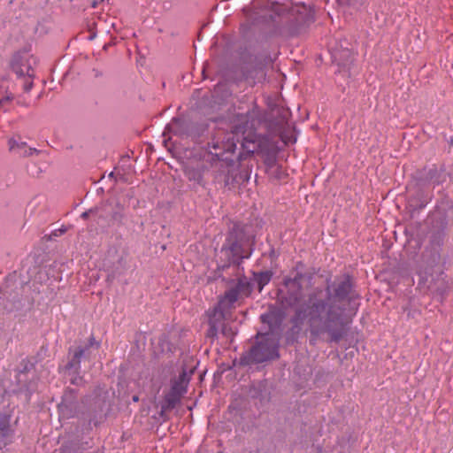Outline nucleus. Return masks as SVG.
<instances>
[{
  "label": "nucleus",
  "instance_id": "1",
  "mask_svg": "<svg viewBox=\"0 0 453 453\" xmlns=\"http://www.w3.org/2000/svg\"><path fill=\"white\" fill-rule=\"evenodd\" d=\"M344 309L324 300H317L309 307L311 334L318 336L324 331L330 334V341L338 342L346 334L348 322L343 317Z\"/></svg>",
  "mask_w": 453,
  "mask_h": 453
},
{
  "label": "nucleus",
  "instance_id": "2",
  "mask_svg": "<svg viewBox=\"0 0 453 453\" xmlns=\"http://www.w3.org/2000/svg\"><path fill=\"white\" fill-rule=\"evenodd\" d=\"M251 286L247 277H239L234 285L219 298L218 303L208 312L209 326L208 336L215 337L219 326L226 319V315L234 307L240 296H248Z\"/></svg>",
  "mask_w": 453,
  "mask_h": 453
},
{
  "label": "nucleus",
  "instance_id": "3",
  "mask_svg": "<svg viewBox=\"0 0 453 453\" xmlns=\"http://www.w3.org/2000/svg\"><path fill=\"white\" fill-rule=\"evenodd\" d=\"M36 58L28 51L16 53L12 61V68L20 80L25 92H29L35 77Z\"/></svg>",
  "mask_w": 453,
  "mask_h": 453
},
{
  "label": "nucleus",
  "instance_id": "4",
  "mask_svg": "<svg viewBox=\"0 0 453 453\" xmlns=\"http://www.w3.org/2000/svg\"><path fill=\"white\" fill-rule=\"evenodd\" d=\"M237 148V142L234 141V133L226 134L224 140L213 138L208 144L209 154L212 160L226 162L227 165L234 163L233 155Z\"/></svg>",
  "mask_w": 453,
  "mask_h": 453
},
{
  "label": "nucleus",
  "instance_id": "5",
  "mask_svg": "<svg viewBox=\"0 0 453 453\" xmlns=\"http://www.w3.org/2000/svg\"><path fill=\"white\" fill-rule=\"evenodd\" d=\"M248 357L250 362L256 364L279 357L277 342L269 334L262 335L257 343L250 350Z\"/></svg>",
  "mask_w": 453,
  "mask_h": 453
},
{
  "label": "nucleus",
  "instance_id": "6",
  "mask_svg": "<svg viewBox=\"0 0 453 453\" xmlns=\"http://www.w3.org/2000/svg\"><path fill=\"white\" fill-rule=\"evenodd\" d=\"M418 285L433 293H441L446 286L445 274L437 266H426L418 272Z\"/></svg>",
  "mask_w": 453,
  "mask_h": 453
},
{
  "label": "nucleus",
  "instance_id": "7",
  "mask_svg": "<svg viewBox=\"0 0 453 453\" xmlns=\"http://www.w3.org/2000/svg\"><path fill=\"white\" fill-rule=\"evenodd\" d=\"M88 349V345L70 349L71 359L65 366V372L70 382L73 385H81L82 383V377L79 375V370L81 368V362Z\"/></svg>",
  "mask_w": 453,
  "mask_h": 453
},
{
  "label": "nucleus",
  "instance_id": "8",
  "mask_svg": "<svg viewBox=\"0 0 453 453\" xmlns=\"http://www.w3.org/2000/svg\"><path fill=\"white\" fill-rule=\"evenodd\" d=\"M221 253L226 256L228 263L240 264L244 258L249 257V256L243 255L242 243L234 232L229 233L221 248Z\"/></svg>",
  "mask_w": 453,
  "mask_h": 453
},
{
  "label": "nucleus",
  "instance_id": "9",
  "mask_svg": "<svg viewBox=\"0 0 453 453\" xmlns=\"http://www.w3.org/2000/svg\"><path fill=\"white\" fill-rule=\"evenodd\" d=\"M303 278V274L301 273H296L294 278H286L284 280V285L288 290V297L287 301L289 305L294 306L296 305L303 296V287H302V280Z\"/></svg>",
  "mask_w": 453,
  "mask_h": 453
},
{
  "label": "nucleus",
  "instance_id": "10",
  "mask_svg": "<svg viewBox=\"0 0 453 453\" xmlns=\"http://www.w3.org/2000/svg\"><path fill=\"white\" fill-rule=\"evenodd\" d=\"M9 150L14 155L27 157L37 152L35 149L27 146V142L11 138L8 142Z\"/></svg>",
  "mask_w": 453,
  "mask_h": 453
},
{
  "label": "nucleus",
  "instance_id": "11",
  "mask_svg": "<svg viewBox=\"0 0 453 453\" xmlns=\"http://www.w3.org/2000/svg\"><path fill=\"white\" fill-rule=\"evenodd\" d=\"M189 380L190 378L187 372L183 370L178 378L173 380L171 390L183 395L187 391Z\"/></svg>",
  "mask_w": 453,
  "mask_h": 453
},
{
  "label": "nucleus",
  "instance_id": "12",
  "mask_svg": "<svg viewBox=\"0 0 453 453\" xmlns=\"http://www.w3.org/2000/svg\"><path fill=\"white\" fill-rule=\"evenodd\" d=\"M352 289L351 280L347 276L342 281H341L336 288L334 289V296L339 300H344L348 297Z\"/></svg>",
  "mask_w": 453,
  "mask_h": 453
},
{
  "label": "nucleus",
  "instance_id": "13",
  "mask_svg": "<svg viewBox=\"0 0 453 453\" xmlns=\"http://www.w3.org/2000/svg\"><path fill=\"white\" fill-rule=\"evenodd\" d=\"M242 151L238 155V160L241 161L248 155H251L257 150V142L254 139L250 137H244L242 142Z\"/></svg>",
  "mask_w": 453,
  "mask_h": 453
},
{
  "label": "nucleus",
  "instance_id": "14",
  "mask_svg": "<svg viewBox=\"0 0 453 453\" xmlns=\"http://www.w3.org/2000/svg\"><path fill=\"white\" fill-rule=\"evenodd\" d=\"M181 396V395L170 390L165 397L162 411L173 409L180 403Z\"/></svg>",
  "mask_w": 453,
  "mask_h": 453
},
{
  "label": "nucleus",
  "instance_id": "15",
  "mask_svg": "<svg viewBox=\"0 0 453 453\" xmlns=\"http://www.w3.org/2000/svg\"><path fill=\"white\" fill-rule=\"evenodd\" d=\"M204 167H189L186 170V175L189 180L196 184H203Z\"/></svg>",
  "mask_w": 453,
  "mask_h": 453
},
{
  "label": "nucleus",
  "instance_id": "16",
  "mask_svg": "<svg viewBox=\"0 0 453 453\" xmlns=\"http://www.w3.org/2000/svg\"><path fill=\"white\" fill-rule=\"evenodd\" d=\"M272 276L273 273L270 271L261 272L255 274V280L258 285L259 292H261L264 287L271 281Z\"/></svg>",
  "mask_w": 453,
  "mask_h": 453
},
{
  "label": "nucleus",
  "instance_id": "17",
  "mask_svg": "<svg viewBox=\"0 0 453 453\" xmlns=\"http://www.w3.org/2000/svg\"><path fill=\"white\" fill-rule=\"evenodd\" d=\"M181 120L180 119H173V120L165 127V130L164 134L167 131L168 133H173L177 134L178 127L180 126Z\"/></svg>",
  "mask_w": 453,
  "mask_h": 453
},
{
  "label": "nucleus",
  "instance_id": "18",
  "mask_svg": "<svg viewBox=\"0 0 453 453\" xmlns=\"http://www.w3.org/2000/svg\"><path fill=\"white\" fill-rule=\"evenodd\" d=\"M63 401H65V398H63ZM66 408V405L62 402L61 404H58V412L62 415L63 418L65 417H71L72 415L65 414V410Z\"/></svg>",
  "mask_w": 453,
  "mask_h": 453
},
{
  "label": "nucleus",
  "instance_id": "19",
  "mask_svg": "<svg viewBox=\"0 0 453 453\" xmlns=\"http://www.w3.org/2000/svg\"><path fill=\"white\" fill-rule=\"evenodd\" d=\"M97 213V209L95 208V209H90L88 210V211H85L81 214V217L86 219V218H88L89 216L91 215H96Z\"/></svg>",
  "mask_w": 453,
  "mask_h": 453
},
{
  "label": "nucleus",
  "instance_id": "20",
  "mask_svg": "<svg viewBox=\"0 0 453 453\" xmlns=\"http://www.w3.org/2000/svg\"><path fill=\"white\" fill-rule=\"evenodd\" d=\"M9 100H10L9 96L0 99V110L2 109L4 104L9 102Z\"/></svg>",
  "mask_w": 453,
  "mask_h": 453
},
{
  "label": "nucleus",
  "instance_id": "21",
  "mask_svg": "<svg viewBox=\"0 0 453 453\" xmlns=\"http://www.w3.org/2000/svg\"><path fill=\"white\" fill-rule=\"evenodd\" d=\"M343 54H344V56H346V57H351L352 52H350L349 50H345V51L343 52Z\"/></svg>",
  "mask_w": 453,
  "mask_h": 453
},
{
  "label": "nucleus",
  "instance_id": "22",
  "mask_svg": "<svg viewBox=\"0 0 453 453\" xmlns=\"http://www.w3.org/2000/svg\"><path fill=\"white\" fill-rule=\"evenodd\" d=\"M296 313L299 317L305 316L304 311H303L302 310H298Z\"/></svg>",
  "mask_w": 453,
  "mask_h": 453
},
{
  "label": "nucleus",
  "instance_id": "23",
  "mask_svg": "<svg viewBox=\"0 0 453 453\" xmlns=\"http://www.w3.org/2000/svg\"><path fill=\"white\" fill-rule=\"evenodd\" d=\"M58 232H60L61 234H62V233H65V229L58 228Z\"/></svg>",
  "mask_w": 453,
  "mask_h": 453
},
{
  "label": "nucleus",
  "instance_id": "24",
  "mask_svg": "<svg viewBox=\"0 0 453 453\" xmlns=\"http://www.w3.org/2000/svg\"><path fill=\"white\" fill-rule=\"evenodd\" d=\"M133 400H134V402H137V401H138V396H134V397H133Z\"/></svg>",
  "mask_w": 453,
  "mask_h": 453
},
{
  "label": "nucleus",
  "instance_id": "25",
  "mask_svg": "<svg viewBox=\"0 0 453 453\" xmlns=\"http://www.w3.org/2000/svg\"><path fill=\"white\" fill-rule=\"evenodd\" d=\"M450 144L453 145V136L450 139Z\"/></svg>",
  "mask_w": 453,
  "mask_h": 453
},
{
  "label": "nucleus",
  "instance_id": "26",
  "mask_svg": "<svg viewBox=\"0 0 453 453\" xmlns=\"http://www.w3.org/2000/svg\"><path fill=\"white\" fill-rule=\"evenodd\" d=\"M93 341H94V338H91V340H90V344H92V343H93Z\"/></svg>",
  "mask_w": 453,
  "mask_h": 453
},
{
  "label": "nucleus",
  "instance_id": "27",
  "mask_svg": "<svg viewBox=\"0 0 453 453\" xmlns=\"http://www.w3.org/2000/svg\"><path fill=\"white\" fill-rule=\"evenodd\" d=\"M327 292L328 293L330 292V287L329 286L327 287Z\"/></svg>",
  "mask_w": 453,
  "mask_h": 453
},
{
  "label": "nucleus",
  "instance_id": "28",
  "mask_svg": "<svg viewBox=\"0 0 453 453\" xmlns=\"http://www.w3.org/2000/svg\"><path fill=\"white\" fill-rule=\"evenodd\" d=\"M432 172H433V169H430V173H432ZM434 172H436V169H434Z\"/></svg>",
  "mask_w": 453,
  "mask_h": 453
},
{
  "label": "nucleus",
  "instance_id": "29",
  "mask_svg": "<svg viewBox=\"0 0 453 453\" xmlns=\"http://www.w3.org/2000/svg\"><path fill=\"white\" fill-rule=\"evenodd\" d=\"M61 453H64V452H61Z\"/></svg>",
  "mask_w": 453,
  "mask_h": 453
}]
</instances>
